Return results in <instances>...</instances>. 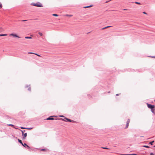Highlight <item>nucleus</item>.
I'll use <instances>...</instances> for the list:
<instances>
[{"mask_svg": "<svg viewBox=\"0 0 155 155\" xmlns=\"http://www.w3.org/2000/svg\"><path fill=\"white\" fill-rule=\"evenodd\" d=\"M128 71H131V72H132H132H133V71H134V70H130V69H128Z\"/></svg>", "mask_w": 155, "mask_h": 155, "instance_id": "nucleus-23", "label": "nucleus"}, {"mask_svg": "<svg viewBox=\"0 0 155 155\" xmlns=\"http://www.w3.org/2000/svg\"><path fill=\"white\" fill-rule=\"evenodd\" d=\"M31 5L37 7H43L42 4L39 2H37L36 3L32 2L31 3Z\"/></svg>", "mask_w": 155, "mask_h": 155, "instance_id": "nucleus-1", "label": "nucleus"}, {"mask_svg": "<svg viewBox=\"0 0 155 155\" xmlns=\"http://www.w3.org/2000/svg\"><path fill=\"white\" fill-rule=\"evenodd\" d=\"M135 4H138V5H140L141 4V3L140 2H135Z\"/></svg>", "mask_w": 155, "mask_h": 155, "instance_id": "nucleus-22", "label": "nucleus"}, {"mask_svg": "<svg viewBox=\"0 0 155 155\" xmlns=\"http://www.w3.org/2000/svg\"><path fill=\"white\" fill-rule=\"evenodd\" d=\"M64 119L65 120H64L63 119L61 118V119L63 121H64L66 122H70V121H71V120L70 119L67 118L66 117H64Z\"/></svg>", "mask_w": 155, "mask_h": 155, "instance_id": "nucleus-3", "label": "nucleus"}, {"mask_svg": "<svg viewBox=\"0 0 155 155\" xmlns=\"http://www.w3.org/2000/svg\"><path fill=\"white\" fill-rule=\"evenodd\" d=\"M10 35L13 36V37H17L19 38H20V37L19 36L17 35V34H16L12 33Z\"/></svg>", "mask_w": 155, "mask_h": 155, "instance_id": "nucleus-5", "label": "nucleus"}, {"mask_svg": "<svg viewBox=\"0 0 155 155\" xmlns=\"http://www.w3.org/2000/svg\"><path fill=\"white\" fill-rule=\"evenodd\" d=\"M123 155H138L136 154H124Z\"/></svg>", "mask_w": 155, "mask_h": 155, "instance_id": "nucleus-15", "label": "nucleus"}, {"mask_svg": "<svg viewBox=\"0 0 155 155\" xmlns=\"http://www.w3.org/2000/svg\"><path fill=\"white\" fill-rule=\"evenodd\" d=\"M154 101H155V100H154Z\"/></svg>", "mask_w": 155, "mask_h": 155, "instance_id": "nucleus-45", "label": "nucleus"}, {"mask_svg": "<svg viewBox=\"0 0 155 155\" xmlns=\"http://www.w3.org/2000/svg\"><path fill=\"white\" fill-rule=\"evenodd\" d=\"M28 54H35L37 55L38 56H39V57H40L41 56L39 55V54H37V53H33V52H29L28 53Z\"/></svg>", "mask_w": 155, "mask_h": 155, "instance_id": "nucleus-11", "label": "nucleus"}, {"mask_svg": "<svg viewBox=\"0 0 155 155\" xmlns=\"http://www.w3.org/2000/svg\"><path fill=\"white\" fill-rule=\"evenodd\" d=\"M112 26H106V27H104L103 28H102L101 29L102 30H103V29H105L107 28H109V27H111Z\"/></svg>", "mask_w": 155, "mask_h": 155, "instance_id": "nucleus-12", "label": "nucleus"}, {"mask_svg": "<svg viewBox=\"0 0 155 155\" xmlns=\"http://www.w3.org/2000/svg\"><path fill=\"white\" fill-rule=\"evenodd\" d=\"M25 38L26 39H31L32 38L31 37H29V36H26L25 37Z\"/></svg>", "mask_w": 155, "mask_h": 155, "instance_id": "nucleus-17", "label": "nucleus"}, {"mask_svg": "<svg viewBox=\"0 0 155 155\" xmlns=\"http://www.w3.org/2000/svg\"><path fill=\"white\" fill-rule=\"evenodd\" d=\"M151 112L155 115V108H151Z\"/></svg>", "mask_w": 155, "mask_h": 155, "instance_id": "nucleus-9", "label": "nucleus"}, {"mask_svg": "<svg viewBox=\"0 0 155 155\" xmlns=\"http://www.w3.org/2000/svg\"><path fill=\"white\" fill-rule=\"evenodd\" d=\"M22 136H23L22 139H24L27 136V133H25L22 134Z\"/></svg>", "mask_w": 155, "mask_h": 155, "instance_id": "nucleus-8", "label": "nucleus"}, {"mask_svg": "<svg viewBox=\"0 0 155 155\" xmlns=\"http://www.w3.org/2000/svg\"><path fill=\"white\" fill-rule=\"evenodd\" d=\"M28 87V85H26L25 86V88H27V87Z\"/></svg>", "mask_w": 155, "mask_h": 155, "instance_id": "nucleus-37", "label": "nucleus"}, {"mask_svg": "<svg viewBox=\"0 0 155 155\" xmlns=\"http://www.w3.org/2000/svg\"><path fill=\"white\" fill-rule=\"evenodd\" d=\"M18 142L19 143H21V145H22V146H24V145H23V144H24V143H23L22 142V141H21V140H20V139H18Z\"/></svg>", "mask_w": 155, "mask_h": 155, "instance_id": "nucleus-10", "label": "nucleus"}, {"mask_svg": "<svg viewBox=\"0 0 155 155\" xmlns=\"http://www.w3.org/2000/svg\"><path fill=\"white\" fill-rule=\"evenodd\" d=\"M56 116H52L49 117L48 118L46 119L47 120H53L54 119V117H55Z\"/></svg>", "mask_w": 155, "mask_h": 155, "instance_id": "nucleus-4", "label": "nucleus"}, {"mask_svg": "<svg viewBox=\"0 0 155 155\" xmlns=\"http://www.w3.org/2000/svg\"><path fill=\"white\" fill-rule=\"evenodd\" d=\"M55 120H57V119H54Z\"/></svg>", "mask_w": 155, "mask_h": 155, "instance_id": "nucleus-43", "label": "nucleus"}, {"mask_svg": "<svg viewBox=\"0 0 155 155\" xmlns=\"http://www.w3.org/2000/svg\"><path fill=\"white\" fill-rule=\"evenodd\" d=\"M21 128L22 129H26V128H25L24 127H21Z\"/></svg>", "mask_w": 155, "mask_h": 155, "instance_id": "nucleus-30", "label": "nucleus"}, {"mask_svg": "<svg viewBox=\"0 0 155 155\" xmlns=\"http://www.w3.org/2000/svg\"><path fill=\"white\" fill-rule=\"evenodd\" d=\"M142 147H146V148H149L150 147L149 146H147V145L143 146Z\"/></svg>", "mask_w": 155, "mask_h": 155, "instance_id": "nucleus-18", "label": "nucleus"}, {"mask_svg": "<svg viewBox=\"0 0 155 155\" xmlns=\"http://www.w3.org/2000/svg\"><path fill=\"white\" fill-rule=\"evenodd\" d=\"M154 147H155V146H154Z\"/></svg>", "mask_w": 155, "mask_h": 155, "instance_id": "nucleus-44", "label": "nucleus"}, {"mask_svg": "<svg viewBox=\"0 0 155 155\" xmlns=\"http://www.w3.org/2000/svg\"><path fill=\"white\" fill-rule=\"evenodd\" d=\"M143 14H147V13H146V12H143Z\"/></svg>", "mask_w": 155, "mask_h": 155, "instance_id": "nucleus-36", "label": "nucleus"}, {"mask_svg": "<svg viewBox=\"0 0 155 155\" xmlns=\"http://www.w3.org/2000/svg\"><path fill=\"white\" fill-rule=\"evenodd\" d=\"M102 148L104 149H109L107 147H102Z\"/></svg>", "mask_w": 155, "mask_h": 155, "instance_id": "nucleus-26", "label": "nucleus"}, {"mask_svg": "<svg viewBox=\"0 0 155 155\" xmlns=\"http://www.w3.org/2000/svg\"><path fill=\"white\" fill-rule=\"evenodd\" d=\"M110 93V91L108 92V93Z\"/></svg>", "mask_w": 155, "mask_h": 155, "instance_id": "nucleus-42", "label": "nucleus"}, {"mask_svg": "<svg viewBox=\"0 0 155 155\" xmlns=\"http://www.w3.org/2000/svg\"><path fill=\"white\" fill-rule=\"evenodd\" d=\"M2 4L0 2V8H2Z\"/></svg>", "mask_w": 155, "mask_h": 155, "instance_id": "nucleus-28", "label": "nucleus"}, {"mask_svg": "<svg viewBox=\"0 0 155 155\" xmlns=\"http://www.w3.org/2000/svg\"><path fill=\"white\" fill-rule=\"evenodd\" d=\"M130 119H128L127 120V122L126 126V127H125V128H127L128 127L129 124V123H130Z\"/></svg>", "mask_w": 155, "mask_h": 155, "instance_id": "nucleus-7", "label": "nucleus"}, {"mask_svg": "<svg viewBox=\"0 0 155 155\" xmlns=\"http://www.w3.org/2000/svg\"><path fill=\"white\" fill-rule=\"evenodd\" d=\"M8 126H12V127H14V125H13V124H8Z\"/></svg>", "mask_w": 155, "mask_h": 155, "instance_id": "nucleus-20", "label": "nucleus"}, {"mask_svg": "<svg viewBox=\"0 0 155 155\" xmlns=\"http://www.w3.org/2000/svg\"><path fill=\"white\" fill-rule=\"evenodd\" d=\"M150 155H154V154L153 153H151L150 154Z\"/></svg>", "mask_w": 155, "mask_h": 155, "instance_id": "nucleus-33", "label": "nucleus"}, {"mask_svg": "<svg viewBox=\"0 0 155 155\" xmlns=\"http://www.w3.org/2000/svg\"><path fill=\"white\" fill-rule=\"evenodd\" d=\"M147 104L149 108L151 109V108H154L155 107V106L154 105H152L148 103H147Z\"/></svg>", "mask_w": 155, "mask_h": 155, "instance_id": "nucleus-2", "label": "nucleus"}, {"mask_svg": "<svg viewBox=\"0 0 155 155\" xmlns=\"http://www.w3.org/2000/svg\"><path fill=\"white\" fill-rule=\"evenodd\" d=\"M52 15L54 16H55V17H57L58 16V15L56 14H54Z\"/></svg>", "mask_w": 155, "mask_h": 155, "instance_id": "nucleus-19", "label": "nucleus"}, {"mask_svg": "<svg viewBox=\"0 0 155 155\" xmlns=\"http://www.w3.org/2000/svg\"><path fill=\"white\" fill-rule=\"evenodd\" d=\"M109 1H106L105 2L106 3H107L108 2H109Z\"/></svg>", "mask_w": 155, "mask_h": 155, "instance_id": "nucleus-40", "label": "nucleus"}, {"mask_svg": "<svg viewBox=\"0 0 155 155\" xmlns=\"http://www.w3.org/2000/svg\"><path fill=\"white\" fill-rule=\"evenodd\" d=\"M23 146V147H25L27 148L28 149H30V147L27 144L25 143H24Z\"/></svg>", "mask_w": 155, "mask_h": 155, "instance_id": "nucleus-6", "label": "nucleus"}, {"mask_svg": "<svg viewBox=\"0 0 155 155\" xmlns=\"http://www.w3.org/2000/svg\"><path fill=\"white\" fill-rule=\"evenodd\" d=\"M28 90L29 91H31V88L30 87H29L28 89Z\"/></svg>", "mask_w": 155, "mask_h": 155, "instance_id": "nucleus-24", "label": "nucleus"}, {"mask_svg": "<svg viewBox=\"0 0 155 155\" xmlns=\"http://www.w3.org/2000/svg\"><path fill=\"white\" fill-rule=\"evenodd\" d=\"M70 122H72V123H74V122H75V121L73 120H71V121H70Z\"/></svg>", "mask_w": 155, "mask_h": 155, "instance_id": "nucleus-31", "label": "nucleus"}, {"mask_svg": "<svg viewBox=\"0 0 155 155\" xmlns=\"http://www.w3.org/2000/svg\"><path fill=\"white\" fill-rule=\"evenodd\" d=\"M92 6H93V5H89L88 6L84 7L83 8H87L91 7H92Z\"/></svg>", "mask_w": 155, "mask_h": 155, "instance_id": "nucleus-14", "label": "nucleus"}, {"mask_svg": "<svg viewBox=\"0 0 155 155\" xmlns=\"http://www.w3.org/2000/svg\"><path fill=\"white\" fill-rule=\"evenodd\" d=\"M32 128H27L26 129H28V130H31Z\"/></svg>", "mask_w": 155, "mask_h": 155, "instance_id": "nucleus-32", "label": "nucleus"}, {"mask_svg": "<svg viewBox=\"0 0 155 155\" xmlns=\"http://www.w3.org/2000/svg\"><path fill=\"white\" fill-rule=\"evenodd\" d=\"M7 35V34H0V36H4Z\"/></svg>", "mask_w": 155, "mask_h": 155, "instance_id": "nucleus-13", "label": "nucleus"}, {"mask_svg": "<svg viewBox=\"0 0 155 155\" xmlns=\"http://www.w3.org/2000/svg\"><path fill=\"white\" fill-rule=\"evenodd\" d=\"M41 150V151H45L46 150V149H42Z\"/></svg>", "mask_w": 155, "mask_h": 155, "instance_id": "nucleus-27", "label": "nucleus"}, {"mask_svg": "<svg viewBox=\"0 0 155 155\" xmlns=\"http://www.w3.org/2000/svg\"><path fill=\"white\" fill-rule=\"evenodd\" d=\"M150 57H151V58H155V56H151Z\"/></svg>", "mask_w": 155, "mask_h": 155, "instance_id": "nucleus-38", "label": "nucleus"}, {"mask_svg": "<svg viewBox=\"0 0 155 155\" xmlns=\"http://www.w3.org/2000/svg\"><path fill=\"white\" fill-rule=\"evenodd\" d=\"M38 34L39 35H40L41 36H42L43 35V34L41 32H39L38 33Z\"/></svg>", "mask_w": 155, "mask_h": 155, "instance_id": "nucleus-21", "label": "nucleus"}, {"mask_svg": "<svg viewBox=\"0 0 155 155\" xmlns=\"http://www.w3.org/2000/svg\"><path fill=\"white\" fill-rule=\"evenodd\" d=\"M60 117H64H64H64V116H63V115H60L59 116Z\"/></svg>", "mask_w": 155, "mask_h": 155, "instance_id": "nucleus-34", "label": "nucleus"}, {"mask_svg": "<svg viewBox=\"0 0 155 155\" xmlns=\"http://www.w3.org/2000/svg\"><path fill=\"white\" fill-rule=\"evenodd\" d=\"M120 94H116V96H118Z\"/></svg>", "mask_w": 155, "mask_h": 155, "instance_id": "nucleus-39", "label": "nucleus"}, {"mask_svg": "<svg viewBox=\"0 0 155 155\" xmlns=\"http://www.w3.org/2000/svg\"><path fill=\"white\" fill-rule=\"evenodd\" d=\"M21 131L22 132V134H24V132H25V130H21Z\"/></svg>", "mask_w": 155, "mask_h": 155, "instance_id": "nucleus-25", "label": "nucleus"}, {"mask_svg": "<svg viewBox=\"0 0 155 155\" xmlns=\"http://www.w3.org/2000/svg\"><path fill=\"white\" fill-rule=\"evenodd\" d=\"M154 142V140H153L150 142L149 143V144L151 145H153V143Z\"/></svg>", "mask_w": 155, "mask_h": 155, "instance_id": "nucleus-16", "label": "nucleus"}, {"mask_svg": "<svg viewBox=\"0 0 155 155\" xmlns=\"http://www.w3.org/2000/svg\"><path fill=\"white\" fill-rule=\"evenodd\" d=\"M27 21V20H21V21Z\"/></svg>", "mask_w": 155, "mask_h": 155, "instance_id": "nucleus-35", "label": "nucleus"}, {"mask_svg": "<svg viewBox=\"0 0 155 155\" xmlns=\"http://www.w3.org/2000/svg\"><path fill=\"white\" fill-rule=\"evenodd\" d=\"M128 10L127 9H124V10Z\"/></svg>", "mask_w": 155, "mask_h": 155, "instance_id": "nucleus-41", "label": "nucleus"}, {"mask_svg": "<svg viewBox=\"0 0 155 155\" xmlns=\"http://www.w3.org/2000/svg\"><path fill=\"white\" fill-rule=\"evenodd\" d=\"M66 15L67 16H70V17H71V16H72V15Z\"/></svg>", "mask_w": 155, "mask_h": 155, "instance_id": "nucleus-29", "label": "nucleus"}]
</instances>
